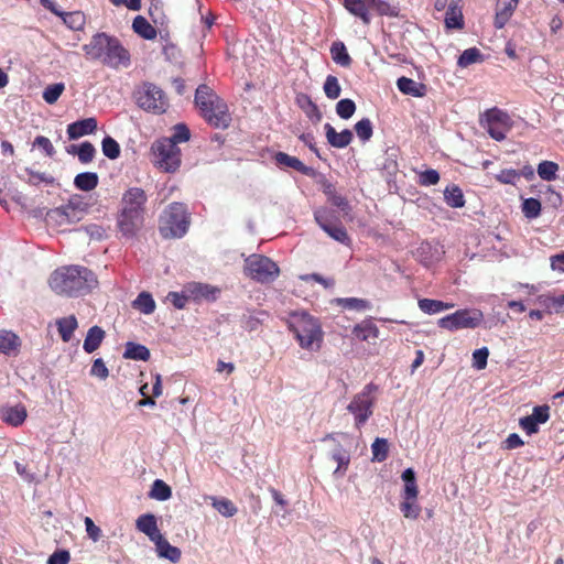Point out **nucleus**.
Masks as SVG:
<instances>
[{
    "label": "nucleus",
    "instance_id": "f257e3e1",
    "mask_svg": "<svg viewBox=\"0 0 564 564\" xmlns=\"http://www.w3.org/2000/svg\"><path fill=\"white\" fill-rule=\"evenodd\" d=\"M286 324L302 349L310 352H316L321 349L324 332L318 318L306 311H294L289 314Z\"/></svg>",
    "mask_w": 564,
    "mask_h": 564
},
{
    "label": "nucleus",
    "instance_id": "f03ea898",
    "mask_svg": "<svg viewBox=\"0 0 564 564\" xmlns=\"http://www.w3.org/2000/svg\"><path fill=\"white\" fill-rule=\"evenodd\" d=\"M83 50L88 58L100 59L111 68L128 67L130 65L129 52L121 45L118 39L106 33L94 35L90 42L83 46Z\"/></svg>",
    "mask_w": 564,
    "mask_h": 564
},
{
    "label": "nucleus",
    "instance_id": "7ed1b4c3",
    "mask_svg": "<svg viewBox=\"0 0 564 564\" xmlns=\"http://www.w3.org/2000/svg\"><path fill=\"white\" fill-rule=\"evenodd\" d=\"M96 283L91 271L79 265H67L55 270L48 280L50 288L59 295H76Z\"/></svg>",
    "mask_w": 564,
    "mask_h": 564
},
{
    "label": "nucleus",
    "instance_id": "20e7f679",
    "mask_svg": "<svg viewBox=\"0 0 564 564\" xmlns=\"http://www.w3.org/2000/svg\"><path fill=\"white\" fill-rule=\"evenodd\" d=\"M147 196L139 187L129 188L122 197V209L118 217V227L126 237H133L143 225V212Z\"/></svg>",
    "mask_w": 564,
    "mask_h": 564
},
{
    "label": "nucleus",
    "instance_id": "39448f33",
    "mask_svg": "<svg viewBox=\"0 0 564 564\" xmlns=\"http://www.w3.org/2000/svg\"><path fill=\"white\" fill-rule=\"evenodd\" d=\"M195 102L205 120L215 128L225 129L230 124L231 116L227 104L206 85L196 89Z\"/></svg>",
    "mask_w": 564,
    "mask_h": 564
},
{
    "label": "nucleus",
    "instance_id": "423d86ee",
    "mask_svg": "<svg viewBox=\"0 0 564 564\" xmlns=\"http://www.w3.org/2000/svg\"><path fill=\"white\" fill-rule=\"evenodd\" d=\"M152 164L164 173H175L181 166V150L173 140L161 138L150 148Z\"/></svg>",
    "mask_w": 564,
    "mask_h": 564
},
{
    "label": "nucleus",
    "instance_id": "0eeeda50",
    "mask_svg": "<svg viewBox=\"0 0 564 564\" xmlns=\"http://www.w3.org/2000/svg\"><path fill=\"white\" fill-rule=\"evenodd\" d=\"M344 8L365 24L371 21L370 11L379 15L398 17L399 7L387 0H344Z\"/></svg>",
    "mask_w": 564,
    "mask_h": 564
},
{
    "label": "nucleus",
    "instance_id": "6e6552de",
    "mask_svg": "<svg viewBox=\"0 0 564 564\" xmlns=\"http://www.w3.org/2000/svg\"><path fill=\"white\" fill-rule=\"evenodd\" d=\"M188 228L186 208L183 204L174 203L162 214L160 232L164 238H181Z\"/></svg>",
    "mask_w": 564,
    "mask_h": 564
},
{
    "label": "nucleus",
    "instance_id": "1a4fd4ad",
    "mask_svg": "<svg viewBox=\"0 0 564 564\" xmlns=\"http://www.w3.org/2000/svg\"><path fill=\"white\" fill-rule=\"evenodd\" d=\"M133 98L137 105L148 112L163 113L169 107V100L163 90L152 83L139 85L133 93Z\"/></svg>",
    "mask_w": 564,
    "mask_h": 564
},
{
    "label": "nucleus",
    "instance_id": "9d476101",
    "mask_svg": "<svg viewBox=\"0 0 564 564\" xmlns=\"http://www.w3.org/2000/svg\"><path fill=\"white\" fill-rule=\"evenodd\" d=\"M245 271L248 276L261 283L274 281L280 273L278 264L261 254L248 257L245 261Z\"/></svg>",
    "mask_w": 564,
    "mask_h": 564
},
{
    "label": "nucleus",
    "instance_id": "9b49d317",
    "mask_svg": "<svg viewBox=\"0 0 564 564\" xmlns=\"http://www.w3.org/2000/svg\"><path fill=\"white\" fill-rule=\"evenodd\" d=\"M373 392L375 387L368 384L359 393L354 395L347 405V411L354 416L357 429H360L372 415L376 401Z\"/></svg>",
    "mask_w": 564,
    "mask_h": 564
},
{
    "label": "nucleus",
    "instance_id": "f8f14e48",
    "mask_svg": "<svg viewBox=\"0 0 564 564\" xmlns=\"http://www.w3.org/2000/svg\"><path fill=\"white\" fill-rule=\"evenodd\" d=\"M484 321V314L477 308L458 310L438 319L441 328L455 332L464 328H476Z\"/></svg>",
    "mask_w": 564,
    "mask_h": 564
},
{
    "label": "nucleus",
    "instance_id": "ddd939ff",
    "mask_svg": "<svg viewBox=\"0 0 564 564\" xmlns=\"http://www.w3.org/2000/svg\"><path fill=\"white\" fill-rule=\"evenodd\" d=\"M445 251L438 242L424 241L413 252L414 258L424 267L430 268L438 263Z\"/></svg>",
    "mask_w": 564,
    "mask_h": 564
},
{
    "label": "nucleus",
    "instance_id": "4468645a",
    "mask_svg": "<svg viewBox=\"0 0 564 564\" xmlns=\"http://www.w3.org/2000/svg\"><path fill=\"white\" fill-rule=\"evenodd\" d=\"M46 219L47 223L53 226L63 227L78 221L79 216L75 205L73 203H69L67 205H63L61 207L51 209L46 214Z\"/></svg>",
    "mask_w": 564,
    "mask_h": 564
},
{
    "label": "nucleus",
    "instance_id": "2eb2a0df",
    "mask_svg": "<svg viewBox=\"0 0 564 564\" xmlns=\"http://www.w3.org/2000/svg\"><path fill=\"white\" fill-rule=\"evenodd\" d=\"M550 419V408L547 405L535 406L531 415L520 419V426L528 434H534L539 430V424L545 423Z\"/></svg>",
    "mask_w": 564,
    "mask_h": 564
},
{
    "label": "nucleus",
    "instance_id": "dca6fc26",
    "mask_svg": "<svg viewBox=\"0 0 564 564\" xmlns=\"http://www.w3.org/2000/svg\"><path fill=\"white\" fill-rule=\"evenodd\" d=\"M186 292L189 295L192 301H215L220 290L217 286H213L209 284L191 282L186 284Z\"/></svg>",
    "mask_w": 564,
    "mask_h": 564
},
{
    "label": "nucleus",
    "instance_id": "f3484780",
    "mask_svg": "<svg viewBox=\"0 0 564 564\" xmlns=\"http://www.w3.org/2000/svg\"><path fill=\"white\" fill-rule=\"evenodd\" d=\"M519 0H497L494 24L502 29L512 18Z\"/></svg>",
    "mask_w": 564,
    "mask_h": 564
},
{
    "label": "nucleus",
    "instance_id": "a211bd4d",
    "mask_svg": "<svg viewBox=\"0 0 564 564\" xmlns=\"http://www.w3.org/2000/svg\"><path fill=\"white\" fill-rule=\"evenodd\" d=\"M28 416L26 409L22 404L3 405L0 408V417L12 426L21 425Z\"/></svg>",
    "mask_w": 564,
    "mask_h": 564
},
{
    "label": "nucleus",
    "instance_id": "6ab92c4d",
    "mask_svg": "<svg viewBox=\"0 0 564 564\" xmlns=\"http://www.w3.org/2000/svg\"><path fill=\"white\" fill-rule=\"evenodd\" d=\"M97 130V120L93 117L75 121L67 126L69 140H77L84 135L94 133Z\"/></svg>",
    "mask_w": 564,
    "mask_h": 564
},
{
    "label": "nucleus",
    "instance_id": "aec40b11",
    "mask_svg": "<svg viewBox=\"0 0 564 564\" xmlns=\"http://www.w3.org/2000/svg\"><path fill=\"white\" fill-rule=\"evenodd\" d=\"M137 529L144 533L152 542L161 536L162 533L158 527L156 518L152 513L140 516L135 521Z\"/></svg>",
    "mask_w": 564,
    "mask_h": 564
},
{
    "label": "nucleus",
    "instance_id": "412c9836",
    "mask_svg": "<svg viewBox=\"0 0 564 564\" xmlns=\"http://www.w3.org/2000/svg\"><path fill=\"white\" fill-rule=\"evenodd\" d=\"M324 129L327 142L334 148H346L352 140V132L348 129L337 132L330 123H325Z\"/></svg>",
    "mask_w": 564,
    "mask_h": 564
},
{
    "label": "nucleus",
    "instance_id": "4be33fe9",
    "mask_svg": "<svg viewBox=\"0 0 564 564\" xmlns=\"http://www.w3.org/2000/svg\"><path fill=\"white\" fill-rule=\"evenodd\" d=\"M21 340L17 334L10 330H0V354L17 356L20 351Z\"/></svg>",
    "mask_w": 564,
    "mask_h": 564
},
{
    "label": "nucleus",
    "instance_id": "5701e85b",
    "mask_svg": "<svg viewBox=\"0 0 564 564\" xmlns=\"http://www.w3.org/2000/svg\"><path fill=\"white\" fill-rule=\"evenodd\" d=\"M153 543L155 544V550L159 557L169 560L172 563H176L181 560V550L170 544V542L163 535L158 536Z\"/></svg>",
    "mask_w": 564,
    "mask_h": 564
},
{
    "label": "nucleus",
    "instance_id": "b1692460",
    "mask_svg": "<svg viewBox=\"0 0 564 564\" xmlns=\"http://www.w3.org/2000/svg\"><path fill=\"white\" fill-rule=\"evenodd\" d=\"M462 0H452L445 13V25L448 29H462L464 18L460 7Z\"/></svg>",
    "mask_w": 564,
    "mask_h": 564
},
{
    "label": "nucleus",
    "instance_id": "393cba45",
    "mask_svg": "<svg viewBox=\"0 0 564 564\" xmlns=\"http://www.w3.org/2000/svg\"><path fill=\"white\" fill-rule=\"evenodd\" d=\"M330 457L333 460L337 463V467L334 470L333 475L335 477H343L350 464V454L348 451H346L341 445H337L332 454Z\"/></svg>",
    "mask_w": 564,
    "mask_h": 564
},
{
    "label": "nucleus",
    "instance_id": "a878e982",
    "mask_svg": "<svg viewBox=\"0 0 564 564\" xmlns=\"http://www.w3.org/2000/svg\"><path fill=\"white\" fill-rule=\"evenodd\" d=\"M352 333L362 341H375L379 337V329L371 321H364L357 324Z\"/></svg>",
    "mask_w": 564,
    "mask_h": 564
},
{
    "label": "nucleus",
    "instance_id": "bb28decb",
    "mask_svg": "<svg viewBox=\"0 0 564 564\" xmlns=\"http://www.w3.org/2000/svg\"><path fill=\"white\" fill-rule=\"evenodd\" d=\"M274 160L276 162L278 165L280 166H285V167H291L295 171H299L305 175H310L311 172H312V169L306 166L302 161H300L295 156H291L284 152H278L275 155H274Z\"/></svg>",
    "mask_w": 564,
    "mask_h": 564
},
{
    "label": "nucleus",
    "instance_id": "cd10ccee",
    "mask_svg": "<svg viewBox=\"0 0 564 564\" xmlns=\"http://www.w3.org/2000/svg\"><path fill=\"white\" fill-rule=\"evenodd\" d=\"M55 324L64 343H68L72 339L75 329L78 327L77 318L74 315L58 318Z\"/></svg>",
    "mask_w": 564,
    "mask_h": 564
},
{
    "label": "nucleus",
    "instance_id": "c85d7f7f",
    "mask_svg": "<svg viewBox=\"0 0 564 564\" xmlns=\"http://www.w3.org/2000/svg\"><path fill=\"white\" fill-rule=\"evenodd\" d=\"M417 305L423 313L429 315L438 314L443 311L451 310L455 306L454 303L431 299H421L419 300Z\"/></svg>",
    "mask_w": 564,
    "mask_h": 564
},
{
    "label": "nucleus",
    "instance_id": "c756f323",
    "mask_svg": "<svg viewBox=\"0 0 564 564\" xmlns=\"http://www.w3.org/2000/svg\"><path fill=\"white\" fill-rule=\"evenodd\" d=\"M397 86L405 95L413 97H423L425 95V86L408 77H400Z\"/></svg>",
    "mask_w": 564,
    "mask_h": 564
},
{
    "label": "nucleus",
    "instance_id": "7c9ffc66",
    "mask_svg": "<svg viewBox=\"0 0 564 564\" xmlns=\"http://www.w3.org/2000/svg\"><path fill=\"white\" fill-rule=\"evenodd\" d=\"M104 338L105 332L99 326L90 327L84 340V350L88 354L94 352L100 346Z\"/></svg>",
    "mask_w": 564,
    "mask_h": 564
},
{
    "label": "nucleus",
    "instance_id": "2f4dec72",
    "mask_svg": "<svg viewBox=\"0 0 564 564\" xmlns=\"http://www.w3.org/2000/svg\"><path fill=\"white\" fill-rule=\"evenodd\" d=\"M133 31L145 40H154L156 37V30L152 24L142 15H138L132 22Z\"/></svg>",
    "mask_w": 564,
    "mask_h": 564
},
{
    "label": "nucleus",
    "instance_id": "473e14b6",
    "mask_svg": "<svg viewBox=\"0 0 564 564\" xmlns=\"http://www.w3.org/2000/svg\"><path fill=\"white\" fill-rule=\"evenodd\" d=\"M99 177L95 172H83L75 176L74 185L77 189L89 192L97 187Z\"/></svg>",
    "mask_w": 564,
    "mask_h": 564
},
{
    "label": "nucleus",
    "instance_id": "72a5a7b5",
    "mask_svg": "<svg viewBox=\"0 0 564 564\" xmlns=\"http://www.w3.org/2000/svg\"><path fill=\"white\" fill-rule=\"evenodd\" d=\"M330 55L333 61L343 67H348L351 64V57L348 54L347 48L341 41H335L332 44Z\"/></svg>",
    "mask_w": 564,
    "mask_h": 564
},
{
    "label": "nucleus",
    "instance_id": "f704fd0d",
    "mask_svg": "<svg viewBox=\"0 0 564 564\" xmlns=\"http://www.w3.org/2000/svg\"><path fill=\"white\" fill-rule=\"evenodd\" d=\"M421 506L417 502V497H405L402 498L400 503V511L406 519L415 520L421 513Z\"/></svg>",
    "mask_w": 564,
    "mask_h": 564
},
{
    "label": "nucleus",
    "instance_id": "c9c22d12",
    "mask_svg": "<svg viewBox=\"0 0 564 564\" xmlns=\"http://www.w3.org/2000/svg\"><path fill=\"white\" fill-rule=\"evenodd\" d=\"M401 478L404 481V487H403L401 497L402 498H405V497H417L419 496V488H417V485H416V479H415L414 470L412 468H406L402 473Z\"/></svg>",
    "mask_w": 564,
    "mask_h": 564
},
{
    "label": "nucleus",
    "instance_id": "e433bc0d",
    "mask_svg": "<svg viewBox=\"0 0 564 564\" xmlns=\"http://www.w3.org/2000/svg\"><path fill=\"white\" fill-rule=\"evenodd\" d=\"M133 308L143 314H152L155 311V301L149 292H141L132 302Z\"/></svg>",
    "mask_w": 564,
    "mask_h": 564
},
{
    "label": "nucleus",
    "instance_id": "4c0bfd02",
    "mask_svg": "<svg viewBox=\"0 0 564 564\" xmlns=\"http://www.w3.org/2000/svg\"><path fill=\"white\" fill-rule=\"evenodd\" d=\"M212 506L224 517L230 518L237 513L236 506L227 498L208 497Z\"/></svg>",
    "mask_w": 564,
    "mask_h": 564
},
{
    "label": "nucleus",
    "instance_id": "58836bf2",
    "mask_svg": "<svg viewBox=\"0 0 564 564\" xmlns=\"http://www.w3.org/2000/svg\"><path fill=\"white\" fill-rule=\"evenodd\" d=\"M149 496L158 501H166L172 497L171 487L161 479L153 481Z\"/></svg>",
    "mask_w": 564,
    "mask_h": 564
},
{
    "label": "nucleus",
    "instance_id": "ea45409f",
    "mask_svg": "<svg viewBox=\"0 0 564 564\" xmlns=\"http://www.w3.org/2000/svg\"><path fill=\"white\" fill-rule=\"evenodd\" d=\"M123 357L127 359L142 360L145 361L150 358L149 349L140 344L128 343Z\"/></svg>",
    "mask_w": 564,
    "mask_h": 564
},
{
    "label": "nucleus",
    "instance_id": "a19ab883",
    "mask_svg": "<svg viewBox=\"0 0 564 564\" xmlns=\"http://www.w3.org/2000/svg\"><path fill=\"white\" fill-rule=\"evenodd\" d=\"M558 164L553 161H542L539 163L536 172L543 181H554L557 177Z\"/></svg>",
    "mask_w": 564,
    "mask_h": 564
},
{
    "label": "nucleus",
    "instance_id": "79ce46f5",
    "mask_svg": "<svg viewBox=\"0 0 564 564\" xmlns=\"http://www.w3.org/2000/svg\"><path fill=\"white\" fill-rule=\"evenodd\" d=\"M314 218L322 229L326 228L329 225L339 223L336 213L325 207L316 209L314 212Z\"/></svg>",
    "mask_w": 564,
    "mask_h": 564
},
{
    "label": "nucleus",
    "instance_id": "37998d69",
    "mask_svg": "<svg viewBox=\"0 0 564 564\" xmlns=\"http://www.w3.org/2000/svg\"><path fill=\"white\" fill-rule=\"evenodd\" d=\"M444 198L447 205L454 208L463 207L465 204L463 192L455 185L446 187Z\"/></svg>",
    "mask_w": 564,
    "mask_h": 564
},
{
    "label": "nucleus",
    "instance_id": "c03bdc74",
    "mask_svg": "<svg viewBox=\"0 0 564 564\" xmlns=\"http://www.w3.org/2000/svg\"><path fill=\"white\" fill-rule=\"evenodd\" d=\"M486 124H500L510 127V118L509 116L497 108L489 109L485 113Z\"/></svg>",
    "mask_w": 564,
    "mask_h": 564
},
{
    "label": "nucleus",
    "instance_id": "a18cd8bd",
    "mask_svg": "<svg viewBox=\"0 0 564 564\" xmlns=\"http://www.w3.org/2000/svg\"><path fill=\"white\" fill-rule=\"evenodd\" d=\"M63 22L72 30H80L85 25V15L79 11L75 12H63L59 15Z\"/></svg>",
    "mask_w": 564,
    "mask_h": 564
},
{
    "label": "nucleus",
    "instance_id": "49530a36",
    "mask_svg": "<svg viewBox=\"0 0 564 564\" xmlns=\"http://www.w3.org/2000/svg\"><path fill=\"white\" fill-rule=\"evenodd\" d=\"M388 442L386 438L377 437L371 445L372 460L383 462L388 457Z\"/></svg>",
    "mask_w": 564,
    "mask_h": 564
},
{
    "label": "nucleus",
    "instance_id": "de8ad7c7",
    "mask_svg": "<svg viewBox=\"0 0 564 564\" xmlns=\"http://www.w3.org/2000/svg\"><path fill=\"white\" fill-rule=\"evenodd\" d=\"M101 150L106 158L110 160H116L120 155V145L119 143L111 137L104 138L101 142Z\"/></svg>",
    "mask_w": 564,
    "mask_h": 564
},
{
    "label": "nucleus",
    "instance_id": "09e8293b",
    "mask_svg": "<svg viewBox=\"0 0 564 564\" xmlns=\"http://www.w3.org/2000/svg\"><path fill=\"white\" fill-rule=\"evenodd\" d=\"M522 213L529 219L538 218L541 214V203L536 198H525L522 202Z\"/></svg>",
    "mask_w": 564,
    "mask_h": 564
},
{
    "label": "nucleus",
    "instance_id": "8fccbe9b",
    "mask_svg": "<svg viewBox=\"0 0 564 564\" xmlns=\"http://www.w3.org/2000/svg\"><path fill=\"white\" fill-rule=\"evenodd\" d=\"M65 89V85L63 83H57L47 86L43 91V99L48 104H55Z\"/></svg>",
    "mask_w": 564,
    "mask_h": 564
},
{
    "label": "nucleus",
    "instance_id": "3c124183",
    "mask_svg": "<svg viewBox=\"0 0 564 564\" xmlns=\"http://www.w3.org/2000/svg\"><path fill=\"white\" fill-rule=\"evenodd\" d=\"M356 111V105L351 99H341L336 105V113L341 119H349L354 116Z\"/></svg>",
    "mask_w": 564,
    "mask_h": 564
},
{
    "label": "nucleus",
    "instance_id": "603ef678",
    "mask_svg": "<svg viewBox=\"0 0 564 564\" xmlns=\"http://www.w3.org/2000/svg\"><path fill=\"white\" fill-rule=\"evenodd\" d=\"M323 230L332 237L334 240L347 243L349 241L348 235L345 230V228L339 224L329 225L326 228H323Z\"/></svg>",
    "mask_w": 564,
    "mask_h": 564
},
{
    "label": "nucleus",
    "instance_id": "864d4df0",
    "mask_svg": "<svg viewBox=\"0 0 564 564\" xmlns=\"http://www.w3.org/2000/svg\"><path fill=\"white\" fill-rule=\"evenodd\" d=\"M96 152L93 143L88 141L82 142L77 154L79 162L83 164L90 163L95 159Z\"/></svg>",
    "mask_w": 564,
    "mask_h": 564
},
{
    "label": "nucleus",
    "instance_id": "5fc2aeb1",
    "mask_svg": "<svg viewBox=\"0 0 564 564\" xmlns=\"http://www.w3.org/2000/svg\"><path fill=\"white\" fill-rule=\"evenodd\" d=\"M480 58H481V54H480L479 50L476 47H471V48L465 50L462 53L457 63L460 67H467L474 63H477L478 61H480Z\"/></svg>",
    "mask_w": 564,
    "mask_h": 564
},
{
    "label": "nucleus",
    "instance_id": "6e6d98bb",
    "mask_svg": "<svg viewBox=\"0 0 564 564\" xmlns=\"http://www.w3.org/2000/svg\"><path fill=\"white\" fill-rule=\"evenodd\" d=\"M324 93L329 99H336L340 96L341 88L335 76H327L324 83Z\"/></svg>",
    "mask_w": 564,
    "mask_h": 564
},
{
    "label": "nucleus",
    "instance_id": "4d7b16f0",
    "mask_svg": "<svg viewBox=\"0 0 564 564\" xmlns=\"http://www.w3.org/2000/svg\"><path fill=\"white\" fill-rule=\"evenodd\" d=\"M166 300L170 303H172V305L175 308H178V310L184 308L185 305L187 304V302L191 301V297H189V295H187V292H186V285L183 288L181 293H178V292H170L166 295Z\"/></svg>",
    "mask_w": 564,
    "mask_h": 564
},
{
    "label": "nucleus",
    "instance_id": "13d9d810",
    "mask_svg": "<svg viewBox=\"0 0 564 564\" xmlns=\"http://www.w3.org/2000/svg\"><path fill=\"white\" fill-rule=\"evenodd\" d=\"M355 131L361 141H368L372 137V123L368 118L359 120L355 124Z\"/></svg>",
    "mask_w": 564,
    "mask_h": 564
},
{
    "label": "nucleus",
    "instance_id": "bf43d9fd",
    "mask_svg": "<svg viewBox=\"0 0 564 564\" xmlns=\"http://www.w3.org/2000/svg\"><path fill=\"white\" fill-rule=\"evenodd\" d=\"M496 178L502 184L516 185L520 180V173L517 170L507 169L497 174Z\"/></svg>",
    "mask_w": 564,
    "mask_h": 564
},
{
    "label": "nucleus",
    "instance_id": "052dcab7",
    "mask_svg": "<svg viewBox=\"0 0 564 564\" xmlns=\"http://www.w3.org/2000/svg\"><path fill=\"white\" fill-rule=\"evenodd\" d=\"M489 356V350L486 347L476 349L473 352V366L478 369H485L487 366V359Z\"/></svg>",
    "mask_w": 564,
    "mask_h": 564
},
{
    "label": "nucleus",
    "instance_id": "680f3d73",
    "mask_svg": "<svg viewBox=\"0 0 564 564\" xmlns=\"http://www.w3.org/2000/svg\"><path fill=\"white\" fill-rule=\"evenodd\" d=\"M169 140H173V143L177 145L180 142H185L189 139V130L185 124H176L174 127V133Z\"/></svg>",
    "mask_w": 564,
    "mask_h": 564
},
{
    "label": "nucleus",
    "instance_id": "e2e57ef3",
    "mask_svg": "<svg viewBox=\"0 0 564 564\" xmlns=\"http://www.w3.org/2000/svg\"><path fill=\"white\" fill-rule=\"evenodd\" d=\"M337 303L346 308L364 310L368 306L367 301L357 297L338 299Z\"/></svg>",
    "mask_w": 564,
    "mask_h": 564
},
{
    "label": "nucleus",
    "instance_id": "0e129e2a",
    "mask_svg": "<svg viewBox=\"0 0 564 564\" xmlns=\"http://www.w3.org/2000/svg\"><path fill=\"white\" fill-rule=\"evenodd\" d=\"M419 181L421 185H435L440 181V174L436 170H426L420 173Z\"/></svg>",
    "mask_w": 564,
    "mask_h": 564
},
{
    "label": "nucleus",
    "instance_id": "69168bd1",
    "mask_svg": "<svg viewBox=\"0 0 564 564\" xmlns=\"http://www.w3.org/2000/svg\"><path fill=\"white\" fill-rule=\"evenodd\" d=\"M486 129L492 139L501 141L506 138L510 127L500 124H486Z\"/></svg>",
    "mask_w": 564,
    "mask_h": 564
},
{
    "label": "nucleus",
    "instance_id": "338daca9",
    "mask_svg": "<svg viewBox=\"0 0 564 564\" xmlns=\"http://www.w3.org/2000/svg\"><path fill=\"white\" fill-rule=\"evenodd\" d=\"M34 147L41 149L47 156L52 158L55 154V149L48 138L39 135L35 138Z\"/></svg>",
    "mask_w": 564,
    "mask_h": 564
},
{
    "label": "nucleus",
    "instance_id": "774afa93",
    "mask_svg": "<svg viewBox=\"0 0 564 564\" xmlns=\"http://www.w3.org/2000/svg\"><path fill=\"white\" fill-rule=\"evenodd\" d=\"M90 375L99 379H106L109 375L108 368L101 358H97L90 369Z\"/></svg>",
    "mask_w": 564,
    "mask_h": 564
}]
</instances>
